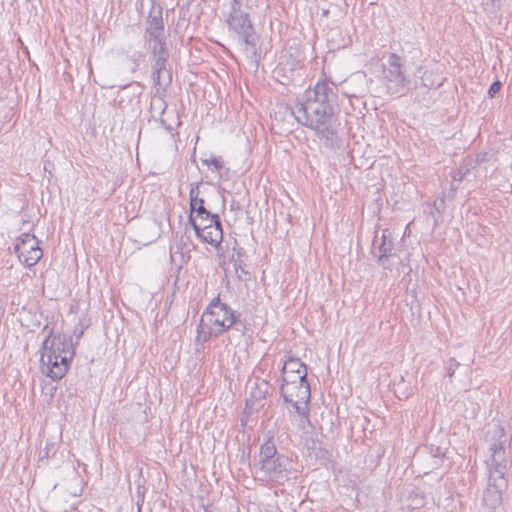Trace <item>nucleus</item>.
Masks as SVG:
<instances>
[{"label": "nucleus", "mask_w": 512, "mask_h": 512, "mask_svg": "<svg viewBox=\"0 0 512 512\" xmlns=\"http://www.w3.org/2000/svg\"><path fill=\"white\" fill-rule=\"evenodd\" d=\"M337 91L333 82L318 81L289 108L299 124L313 130L319 139L329 142L336 137L340 125L335 111Z\"/></svg>", "instance_id": "nucleus-1"}, {"label": "nucleus", "mask_w": 512, "mask_h": 512, "mask_svg": "<svg viewBox=\"0 0 512 512\" xmlns=\"http://www.w3.org/2000/svg\"><path fill=\"white\" fill-rule=\"evenodd\" d=\"M485 442L489 451V457L486 460L489 477L487 488L483 494V502L489 508H496L501 504L502 493L508 487L505 477L508 467L506 459L508 438L499 423L488 424Z\"/></svg>", "instance_id": "nucleus-2"}, {"label": "nucleus", "mask_w": 512, "mask_h": 512, "mask_svg": "<svg viewBox=\"0 0 512 512\" xmlns=\"http://www.w3.org/2000/svg\"><path fill=\"white\" fill-rule=\"evenodd\" d=\"M74 357L71 339L65 335H53L50 331L42 345L41 369L53 380L62 379Z\"/></svg>", "instance_id": "nucleus-3"}, {"label": "nucleus", "mask_w": 512, "mask_h": 512, "mask_svg": "<svg viewBox=\"0 0 512 512\" xmlns=\"http://www.w3.org/2000/svg\"><path fill=\"white\" fill-rule=\"evenodd\" d=\"M255 475L263 482L278 484H284L291 478V461L288 457L278 453L271 437L260 446L258 460L255 464Z\"/></svg>", "instance_id": "nucleus-4"}, {"label": "nucleus", "mask_w": 512, "mask_h": 512, "mask_svg": "<svg viewBox=\"0 0 512 512\" xmlns=\"http://www.w3.org/2000/svg\"><path fill=\"white\" fill-rule=\"evenodd\" d=\"M238 324L234 311L220 302L218 297L214 298L201 316L197 327L196 346H201L211 337H218Z\"/></svg>", "instance_id": "nucleus-5"}, {"label": "nucleus", "mask_w": 512, "mask_h": 512, "mask_svg": "<svg viewBox=\"0 0 512 512\" xmlns=\"http://www.w3.org/2000/svg\"><path fill=\"white\" fill-rule=\"evenodd\" d=\"M146 42L148 50L151 52L154 60L153 79L160 84L162 73L166 70L168 51L164 37V25L161 12L150 14L148 17V27L146 29Z\"/></svg>", "instance_id": "nucleus-6"}, {"label": "nucleus", "mask_w": 512, "mask_h": 512, "mask_svg": "<svg viewBox=\"0 0 512 512\" xmlns=\"http://www.w3.org/2000/svg\"><path fill=\"white\" fill-rule=\"evenodd\" d=\"M229 28L233 30L240 40L246 45L255 48L257 45V35L250 21L249 15L242 9V4L238 0H232L231 12L227 19Z\"/></svg>", "instance_id": "nucleus-7"}, {"label": "nucleus", "mask_w": 512, "mask_h": 512, "mask_svg": "<svg viewBox=\"0 0 512 512\" xmlns=\"http://www.w3.org/2000/svg\"><path fill=\"white\" fill-rule=\"evenodd\" d=\"M383 73L388 93L391 95H403L409 84V79L403 71L400 56L391 53L387 64L383 65Z\"/></svg>", "instance_id": "nucleus-8"}, {"label": "nucleus", "mask_w": 512, "mask_h": 512, "mask_svg": "<svg viewBox=\"0 0 512 512\" xmlns=\"http://www.w3.org/2000/svg\"><path fill=\"white\" fill-rule=\"evenodd\" d=\"M372 253L378 258L379 263L385 269L392 270L401 260L396 253L394 241L388 230L382 232L381 237H374Z\"/></svg>", "instance_id": "nucleus-9"}, {"label": "nucleus", "mask_w": 512, "mask_h": 512, "mask_svg": "<svg viewBox=\"0 0 512 512\" xmlns=\"http://www.w3.org/2000/svg\"><path fill=\"white\" fill-rule=\"evenodd\" d=\"M14 251L19 261L27 267L34 266L43 256L39 240L30 233H23L16 239Z\"/></svg>", "instance_id": "nucleus-10"}, {"label": "nucleus", "mask_w": 512, "mask_h": 512, "mask_svg": "<svg viewBox=\"0 0 512 512\" xmlns=\"http://www.w3.org/2000/svg\"><path fill=\"white\" fill-rule=\"evenodd\" d=\"M281 396L284 401L301 402L310 401L311 390L307 380L282 383L280 388Z\"/></svg>", "instance_id": "nucleus-11"}, {"label": "nucleus", "mask_w": 512, "mask_h": 512, "mask_svg": "<svg viewBox=\"0 0 512 512\" xmlns=\"http://www.w3.org/2000/svg\"><path fill=\"white\" fill-rule=\"evenodd\" d=\"M282 383L307 380V367L298 358H288L282 366Z\"/></svg>", "instance_id": "nucleus-12"}, {"label": "nucleus", "mask_w": 512, "mask_h": 512, "mask_svg": "<svg viewBox=\"0 0 512 512\" xmlns=\"http://www.w3.org/2000/svg\"><path fill=\"white\" fill-rule=\"evenodd\" d=\"M196 235L203 242L217 247L223 239V231L220 220L209 223L202 228L196 227Z\"/></svg>", "instance_id": "nucleus-13"}, {"label": "nucleus", "mask_w": 512, "mask_h": 512, "mask_svg": "<svg viewBox=\"0 0 512 512\" xmlns=\"http://www.w3.org/2000/svg\"><path fill=\"white\" fill-rule=\"evenodd\" d=\"M200 183H191L189 190L190 199V214L195 215H208V210L204 207V199L199 197Z\"/></svg>", "instance_id": "nucleus-14"}, {"label": "nucleus", "mask_w": 512, "mask_h": 512, "mask_svg": "<svg viewBox=\"0 0 512 512\" xmlns=\"http://www.w3.org/2000/svg\"><path fill=\"white\" fill-rule=\"evenodd\" d=\"M292 407L295 409V413L297 415V425L298 428L301 430H305L307 426L310 425V419H309V409H308V403L309 401L301 402H289Z\"/></svg>", "instance_id": "nucleus-15"}, {"label": "nucleus", "mask_w": 512, "mask_h": 512, "mask_svg": "<svg viewBox=\"0 0 512 512\" xmlns=\"http://www.w3.org/2000/svg\"><path fill=\"white\" fill-rule=\"evenodd\" d=\"M271 387L266 380L257 381L251 390V396L255 400H262L269 394Z\"/></svg>", "instance_id": "nucleus-16"}, {"label": "nucleus", "mask_w": 512, "mask_h": 512, "mask_svg": "<svg viewBox=\"0 0 512 512\" xmlns=\"http://www.w3.org/2000/svg\"><path fill=\"white\" fill-rule=\"evenodd\" d=\"M408 501H409L408 506L412 509H417V508L423 507L425 504L424 495L417 493V492L411 493L409 495Z\"/></svg>", "instance_id": "nucleus-17"}, {"label": "nucleus", "mask_w": 512, "mask_h": 512, "mask_svg": "<svg viewBox=\"0 0 512 512\" xmlns=\"http://www.w3.org/2000/svg\"><path fill=\"white\" fill-rule=\"evenodd\" d=\"M430 458L432 460V468H436L440 465L442 462V458L444 456V453L441 451L439 447L435 449V453H430Z\"/></svg>", "instance_id": "nucleus-18"}, {"label": "nucleus", "mask_w": 512, "mask_h": 512, "mask_svg": "<svg viewBox=\"0 0 512 512\" xmlns=\"http://www.w3.org/2000/svg\"><path fill=\"white\" fill-rule=\"evenodd\" d=\"M470 169L468 168V164H465L464 166H461L458 170V172L453 176V182H461L466 178V176L469 174Z\"/></svg>", "instance_id": "nucleus-19"}, {"label": "nucleus", "mask_w": 512, "mask_h": 512, "mask_svg": "<svg viewBox=\"0 0 512 512\" xmlns=\"http://www.w3.org/2000/svg\"><path fill=\"white\" fill-rule=\"evenodd\" d=\"M203 163L206 164V165H213L214 166V169L219 172L222 167H223V163L222 161L217 158V157H211L209 159H205L203 160Z\"/></svg>", "instance_id": "nucleus-20"}, {"label": "nucleus", "mask_w": 512, "mask_h": 512, "mask_svg": "<svg viewBox=\"0 0 512 512\" xmlns=\"http://www.w3.org/2000/svg\"><path fill=\"white\" fill-rule=\"evenodd\" d=\"M194 218H197L198 220H205V221H208L209 223H213L217 220H220V218L217 214H213L210 211H208V215H206V214L195 215Z\"/></svg>", "instance_id": "nucleus-21"}, {"label": "nucleus", "mask_w": 512, "mask_h": 512, "mask_svg": "<svg viewBox=\"0 0 512 512\" xmlns=\"http://www.w3.org/2000/svg\"><path fill=\"white\" fill-rule=\"evenodd\" d=\"M189 222L191 223L193 229L196 231V227L202 228L203 226H208L209 222L205 220H198L194 218L192 214L189 215Z\"/></svg>", "instance_id": "nucleus-22"}, {"label": "nucleus", "mask_w": 512, "mask_h": 512, "mask_svg": "<svg viewBox=\"0 0 512 512\" xmlns=\"http://www.w3.org/2000/svg\"><path fill=\"white\" fill-rule=\"evenodd\" d=\"M501 82L500 81H495L493 82L491 85H490V88L488 90V94L489 96L492 98L494 97L501 89Z\"/></svg>", "instance_id": "nucleus-23"}, {"label": "nucleus", "mask_w": 512, "mask_h": 512, "mask_svg": "<svg viewBox=\"0 0 512 512\" xmlns=\"http://www.w3.org/2000/svg\"><path fill=\"white\" fill-rule=\"evenodd\" d=\"M459 366V362H457L455 359H450L447 366V374L449 377H452L455 369Z\"/></svg>", "instance_id": "nucleus-24"}, {"label": "nucleus", "mask_w": 512, "mask_h": 512, "mask_svg": "<svg viewBox=\"0 0 512 512\" xmlns=\"http://www.w3.org/2000/svg\"><path fill=\"white\" fill-rule=\"evenodd\" d=\"M234 268L236 270V272L238 273L239 271H241L242 273H245L247 274V272L244 270V268L242 267V261L240 259H237V260H234Z\"/></svg>", "instance_id": "nucleus-25"}, {"label": "nucleus", "mask_w": 512, "mask_h": 512, "mask_svg": "<svg viewBox=\"0 0 512 512\" xmlns=\"http://www.w3.org/2000/svg\"><path fill=\"white\" fill-rule=\"evenodd\" d=\"M421 79H422V81H423V85H424L425 87L431 88V87H434V86H435V83H434V82L427 83V82H426V78H425L424 76H423ZM440 84H441V83L439 82V83H437V84H436V86H439Z\"/></svg>", "instance_id": "nucleus-26"}, {"label": "nucleus", "mask_w": 512, "mask_h": 512, "mask_svg": "<svg viewBox=\"0 0 512 512\" xmlns=\"http://www.w3.org/2000/svg\"><path fill=\"white\" fill-rule=\"evenodd\" d=\"M491 1V7L495 11L500 7L499 0H490Z\"/></svg>", "instance_id": "nucleus-27"}]
</instances>
